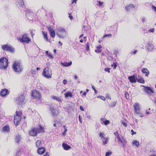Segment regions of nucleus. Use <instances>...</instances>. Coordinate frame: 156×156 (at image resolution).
Wrapping results in <instances>:
<instances>
[{"label": "nucleus", "instance_id": "34", "mask_svg": "<svg viewBox=\"0 0 156 156\" xmlns=\"http://www.w3.org/2000/svg\"><path fill=\"white\" fill-rule=\"evenodd\" d=\"M61 126V121H58L56 122L54 124V126L55 127H59Z\"/></svg>", "mask_w": 156, "mask_h": 156}, {"label": "nucleus", "instance_id": "8", "mask_svg": "<svg viewBox=\"0 0 156 156\" xmlns=\"http://www.w3.org/2000/svg\"><path fill=\"white\" fill-rule=\"evenodd\" d=\"M2 48L3 50L13 52L14 51V48L10 44H4L2 46Z\"/></svg>", "mask_w": 156, "mask_h": 156}, {"label": "nucleus", "instance_id": "61", "mask_svg": "<svg viewBox=\"0 0 156 156\" xmlns=\"http://www.w3.org/2000/svg\"><path fill=\"white\" fill-rule=\"evenodd\" d=\"M69 18L71 20H72L73 19V17L70 14V15H69Z\"/></svg>", "mask_w": 156, "mask_h": 156}, {"label": "nucleus", "instance_id": "51", "mask_svg": "<svg viewBox=\"0 0 156 156\" xmlns=\"http://www.w3.org/2000/svg\"><path fill=\"white\" fill-rule=\"evenodd\" d=\"M106 98L107 99H109L110 100H111V98L110 97V95L108 94H107L105 96Z\"/></svg>", "mask_w": 156, "mask_h": 156}, {"label": "nucleus", "instance_id": "23", "mask_svg": "<svg viewBox=\"0 0 156 156\" xmlns=\"http://www.w3.org/2000/svg\"><path fill=\"white\" fill-rule=\"evenodd\" d=\"M37 151L39 154H42L44 153V148L43 147L39 148L37 149Z\"/></svg>", "mask_w": 156, "mask_h": 156}, {"label": "nucleus", "instance_id": "63", "mask_svg": "<svg viewBox=\"0 0 156 156\" xmlns=\"http://www.w3.org/2000/svg\"><path fill=\"white\" fill-rule=\"evenodd\" d=\"M89 47L88 45H87L86 47V50H89Z\"/></svg>", "mask_w": 156, "mask_h": 156}, {"label": "nucleus", "instance_id": "10", "mask_svg": "<svg viewBox=\"0 0 156 156\" xmlns=\"http://www.w3.org/2000/svg\"><path fill=\"white\" fill-rule=\"evenodd\" d=\"M24 96L22 95L16 98V102L18 104L21 105L24 102Z\"/></svg>", "mask_w": 156, "mask_h": 156}, {"label": "nucleus", "instance_id": "40", "mask_svg": "<svg viewBox=\"0 0 156 156\" xmlns=\"http://www.w3.org/2000/svg\"><path fill=\"white\" fill-rule=\"evenodd\" d=\"M53 98L54 99L56 100L57 101H58L59 102L61 101V99L58 97L55 96H53Z\"/></svg>", "mask_w": 156, "mask_h": 156}, {"label": "nucleus", "instance_id": "18", "mask_svg": "<svg viewBox=\"0 0 156 156\" xmlns=\"http://www.w3.org/2000/svg\"><path fill=\"white\" fill-rule=\"evenodd\" d=\"M101 121L102 124H104L106 126L107 125L110 123V121L109 120L105 119L103 118L101 119Z\"/></svg>", "mask_w": 156, "mask_h": 156}, {"label": "nucleus", "instance_id": "41", "mask_svg": "<svg viewBox=\"0 0 156 156\" xmlns=\"http://www.w3.org/2000/svg\"><path fill=\"white\" fill-rule=\"evenodd\" d=\"M103 2H101L100 1H97V3H96V5H98L99 6H102V5L103 4Z\"/></svg>", "mask_w": 156, "mask_h": 156}, {"label": "nucleus", "instance_id": "14", "mask_svg": "<svg viewBox=\"0 0 156 156\" xmlns=\"http://www.w3.org/2000/svg\"><path fill=\"white\" fill-rule=\"evenodd\" d=\"M9 92L7 89H4L1 90L0 92L1 95L2 96H5L7 94H8Z\"/></svg>", "mask_w": 156, "mask_h": 156}, {"label": "nucleus", "instance_id": "54", "mask_svg": "<svg viewBox=\"0 0 156 156\" xmlns=\"http://www.w3.org/2000/svg\"><path fill=\"white\" fill-rule=\"evenodd\" d=\"M114 66L113 67V69H115L116 68V67H117V65L115 63H114L112 65V66Z\"/></svg>", "mask_w": 156, "mask_h": 156}, {"label": "nucleus", "instance_id": "29", "mask_svg": "<svg viewBox=\"0 0 156 156\" xmlns=\"http://www.w3.org/2000/svg\"><path fill=\"white\" fill-rule=\"evenodd\" d=\"M65 98H67L68 97H72V93L69 91H68L64 94Z\"/></svg>", "mask_w": 156, "mask_h": 156}, {"label": "nucleus", "instance_id": "62", "mask_svg": "<svg viewBox=\"0 0 156 156\" xmlns=\"http://www.w3.org/2000/svg\"><path fill=\"white\" fill-rule=\"evenodd\" d=\"M80 110L81 111H83L84 110L82 106H80Z\"/></svg>", "mask_w": 156, "mask_h": 156}, {"label": "nucleus", "instance_id": "39", "mask_svg": "<svg viewBox=\"0 0 156 156\" xmlns=\"http://www.w3.org/2000/svg\"><path fill=\"white\" fill-rule=\"evenodd\" d=\"M63 127L64 128V130L63 131V133H62V135L65 136L66 135V132L67 131V127H66L65 126H64Z\"/></svg>", "mask_w": 156, "mask_h": 156}, {"label": "nucleus", "instance_id": "60", "mask_svg": "<svg viewBox=\"0 0 156 156\" xmlns=\"http://www.w3.org/2000/svg\"><path fill=\"white\" fill-rule=\"evenodd\" d=\"M131 133H132V135L135 134H136V133L135 132H134L133 131V129H132L131 130Z\"/></svg>", "mask_w": 156, "mask_h": 156}, {"label": "nucleus", "instance_id": "35", "mask_svg": "<svg viewBox=\"0 0 156 156\" xmlns=\"http://www.w3.org/2000/svg\"><path fill=\"white\" fill-rule=\"evenodd\" d=\"M42 33H43V36L44 37V38L45 39H46L47 40V41H48L49 42H50V40H48L47 32L42 31Z\"/></svg>", "mask_w": 156, "mask_h": 156}, {"label": "nucleus", "instance_id": "22", "mask_svg": "<svg viewBox=\"0 0 156 156\" xmlns=\"http://www.w3.org/2000/svg\"><path fill=\"white\" fill-rule=\"evenodd\" d=\"M2 130L5 132H9L10 131L9 126V125L5 126L2 129Z\"/></svg>", "mask_w": 156, "mask_h": 156}, {"label": "nucleus", "instance_id": "24", "mask_svg": "<svg viewBox=\"0 0 156 156\" xmlns=\"http://www.w3.org/2000/svg\"><path fill=\"white\" fill-rule=\"evenodd\" d=\"M21 137L19 135H17L15 136V142L18 144H19L21 140Z\"/></svg>", "mask_w": 156, "mask_h": 156}, {"label": "nucleus", "instance_id": "11", "mask_svg": "<svg viewBox=\"0 0 156 156\" xmlns=\"http://www.w3.org/2000/svg\"><path fill=\"white\" fill-rule=\"evenodd\" d=\"M117 142L119 144H121L122 147H124L126 146V141L125 139L123 137L121 138L120 137H118L117 138Z\"/></svg>", "mask_w": 156, "mask_h": 156}, {"label": "nucleus", "instance_id": "52", "mask_svg": "<svg viewBox=\"0 0 156 156\" xmlns=\"http://www.w3.org/2000/svg\"><path fill=\"white\" fill-rule=\"evenodd\" d=\"M110 69L108 68H105V71L106 72H108L109 73H110Z\"/></svg>", "mask_w": 156, "mask_h": 156}, {"label": "nucleus", "instance_id": "26", "mask_svg": "<svg viewBox=\"0 0 156 156\" xmlns=\"http://www.w3.org/2000/svg\"><path fill=\"white\" fill-rule=\"evenodd\" d=\"M142 72L144 73H145V76H147L149 74V71L147 68H143L141 70Z\"/></svg>", "mask_w": 156, "mask_h": 156}, {"label": "nucleus", "instance_id": "33", "mask_svg": "<svg viewBox=\"0 0 156 156\" xmlns=\"http://www.w3.org/2000/svg\"><path fill=\"white\" fill-rule=\"evenodd\" d=\"M132 144L133 145L136 146L137 147H138L140 144L139 142L136 140H133Z\"/></svg>", "mask_w": 156, "mask_h": 156}, {"label": "nucleus", "instance_id": "3", "mask_svg": "<svg viewBox=\"0 0 156 156\" xmlns=\"http://www.w3.org/2000/svg\"><path fill=\"white\" fill-rule=\"evenodd\" d=\"M133 107L134 108V114L135 115H138L140 117H144V114L140 112V105L139 103H135L133 105Z\"/></svg>", "mask_w": 156, "mask_h": 156}, {"label": "nucleus", "instance_id": "44", "mask_svg": "<svg viewBox=\"0 0 156 156\" xmlns=\"http://www.w3.org/2000/svg\"><path fill=\"white\" fill-rule=\"evenodd\" d=\"M112 36V35L111 34H105L102 37V38H104L106 37H111Z\"/></svg>", "mask_w": 156, "mask_h": 156}, {"label": "nucleus", "instance_id": "25", "mask_svg": "<svg viewBox=\"0 0 156 156\" xmlns=\"http://www.w3.org/2000/svg\"><path fill=\"white\" fill-rule=\"evenodd\" d=\"M72 62L71 61L69 62H65L64 63H61V65L64 67H67L71 66L72 65Z\"/></svg>", "mask_w": 156, "mask_h": 156}, {"label": "nucleus", "instance_id": "36", "mask_svg": "<svg viewBox=\"0 0 156 156\" xmlns=\"http://www.w3.org/2000/svg\"><path fill=\"white\" fill-rule=\"evenodd\" d=\"M41 140H38L36 143V144L37 147H39L41 146Z\"/></svg>", "mask_w": 156, "mask_h": 156}, {"label": "nucleus", "instance_id": "32", "mask_svg": "<svg viewBox=\"0 0 156 156\" xmlns=\"http://www.w3.org/2000/svg\"><path fill=\"white\" fill-rule=\"evenodd\" d=\"M142 86L145 87L144 90L145 91H146L147 93L148 91H150L151 93H153V90L151 89V88H150L149 87H145L144 86Z\"/></svg>", "mask_w": 156, "mask_h": 156}, {"label": "nucleus", "instance_id": "17", "mask_svg": "<svg viewBox=\"0 0 156 156\" xmlns=\"http://www.w3.org/2000/svg\"><path fill=\"white\" fill-rule=\"evenodd\" d=\"M50 110L52 113V115L56 116L57 114V112L56 110L52 106H51L50 107Z\"/></svg>", "mask_w": 156, "mask_h": 156}, {"label": "nucleus", "instance_id": "16", "mask_svg": "<svg viewBox=\"0 0 156 156\" xmlns=\"http://www.w3.org/2000/svg\"><path fill=\"white\" fill-rule=\"evenodd\" d=\"M147 48L148 51H151L153 50L154 48L153 44H147Z\"/></svg>", "mask_w": 156, "mask_h": 156}, {"label": "nucleus", "instance_id": "2", "mask_svg": "<svg viewBox=\"0 0 156 156\" xmlns=\"http://www.w3.org/2000/svg\"><path fill=\"white\" fill-rule=\"evenodd\" d=\"M52 70L49 67H46L44 69L42 75L43 76L47 79H50L52 77Z\"/></svg>", "mask_w": 156, "mask_h": 156}, {"label": "nucleus", "instance_id": "15", "mask_svg": "<svg viewBox=\"0 0 156 156\" xmlns=\"http://www.w3.org/2000/svg\"><path fill=\"white\" fill-rule=\"evenodd\" d=\"M135 5L134 4H130L126 5V6L125 8L126 10L130 11L135 8Z\"/></svg>", "mask_w": 156, "mask_h": 156}, {"label": "nucleus", "instance_id": "30", "mask_svg": "<svg viewBox=\"0 0 156 156\" xmlns=\"http://www.w3.org/2000/svg\"><path fill=\"white\" fill-rule=\"evenodd\" d=\"M99 135L101 140H103L105 139V138L107 137H105V135L103 133L100 132L99 133Z\"/></svg>", "mask_w": 156, "mask_h": 156}, {"label": "nucleus", "instance_id": "6", "mask_svg": "<svg viewBox=\"0 0 156 156\" xmlns=\"http://www.w3.org/2000/svg\"><path fill=\"white\" fill-rule=\"evenodd\" d=\"M8 65V60L5 58L2 57L0 59V68L5 69Z\"/></svg>", "mask_w": 156, "mask_h": 156}, {"label": "nucleus", "instance_id": "55", "mask_svg": "<svg viewBox=\"0 0 156 156\" xmlns=\"http://www.w3.org/2000/svg\"><path fill=\"white\" fill-rule=\"evenodd\" d=\"M125 96L126 99H128L129 98L128 93L126 92L125 94Z\"/></svg>", "mask_w": 156, "mask_h": 156}, {"label": "nucleus", "instance_id": "28", "mask_svg": "<svg viewBox=\"0 0 156 156\" xmlns=\"http://www.w3.org/2000/svg\"><path fill=\"white\" fill-rule=\"evenodd\" d=\"M33 13L31 12H29L26 13V16L28 19L31 20V19L32 18Z\"/></svg>", "mask_w": 156, "mask_h": 156}, {"label": "nucleus", "instance_id": "1", "mask_svg": "<svg viewBox=\"0 0 156 156\" xmlns=\"http://www.w3.org/2000/svg\"><path fill=\"white\" fill-rule=\"evenodd\" d=\"M12 67L13 71L16 73H20L23 70L22 65L19 62H14L12 64Z\"/></svg>", "mask_w": 156, "mask_h": 156}, {"label": "nucleus", "instance_id": "4", "mask_svg": "<svg viewBox=\"0 0 156 156\" xmlns=\"http://www.w3.org/2000/svg\"><path fill=\"white\" fill-rule=\"evenodd\" d=\"M56 34L59 37L63 39L66 36L67 32L65 29L62 28H59L57 29Z\"/></svg>", "mask_w": 156, "mask_h": 156}, {"label": "nucleus", "instance_id": "7", "mask_svg": "<svg viewBox=\"0 0 156 156\" xmlns=\"http://www.w3.org/2000/svg\"><path fill=\"white\" fill-rule=\"evenodd\" d=\"M18 40L20 41V42L23 43L28 44L31 41L30 39L28 37L26 34H23L22 37H19Z\"/></svg>", "mask_w": 156, "mask_h": 156}, {"label": "nucleus", "instance_id": "48", "mask_svg": "<svg viewBox=\"0 0 156 156\" xmlns=\"http://www.w3.org/2000/svg\"><path fill=\"white\" fill-rule=\"evenodd\" d=\"M114 134L115 136L117 138L118 137H119V135L118 134V133L117 132H116L114 133Z\"/></svg>", "mask_w": 156, "mask_h": 156}, {"label": "nucleus", "instance_id": "5", "mask_svg": "<svg viewBox=\"0 0 156 156\" xmlns=\"http://www.w3.org/2000/svg\"><path fill=\"white\" fill-rule=\"evenodd\" d=\"M22 113L21 112H16V115L14 116V123L16 126L20 124L21 119V115Z\"/></svg>", "mask_w": 156, "mask_h": 156}, {"label": "nucleus", "instance_id": "9", "mask_svg": "<svg viewBox=\"0 0 156 156\" xmlns=\"http://www.w3.org/2000/svg\"><path fill=\"white\" fill-rule=\"evenodd\" d=\"M32 96L35 99L37 100L41 99L42 98L41 93L36 90H34L31 94Z\"/></svg>", "mask_w": 156, "mask_h": 156}, {"label": "nucleus", "instance_id": "64", "mask_svg": "<svg viewBox=\"0 0 156 156\" xmlns=\"http://www.w3.org/2000/svg\"><path fill=\"white\" fill-rule=\"evenodd\" d=\"M49 156V155H48V153H46L44 155V156Z\"/></svg>", "mask_w": 156, "mask_h": 156}, {"label": "nucleus", "instance_id": "42", "mask_svg": "<svg viewBox=\"0 0 156 156\" xmlns=\"http://www.w3.org/2000/svg\"><path fill=\"white\" fill-rule=\"evenodd\" d=\"M155 31V29L154 28H153L152 29H150L148 30L147 33H153Z\"/></svg>", "mask_w": 156, "mask_h": 156}, {"label": "nucleus", "instance_id": "27", "mask_svg": "<svg viewBox=\"0 0 156 156\" xmlns=\"http://www.w3.org/2000/svg\"><path fill=\"white\" fill-rule=\"evenodd\" d=\"M62 147L64 148V149L66 150H69L71 148V147L70 146H69L66 144L64 143H63L62 144Z\"/></svg>", "mask_w": 156, "mask_h": 156}, {"label": "nucleus", "instance_id": "13", "mask_svg": "<svg viewBox=\"0 0 156 156\" xmlns=\"http://www.w3.org/2000/svg\"><path fill=\"white\" fill-rule=\"evenodd\" d=\"M31 136H35L37 135V129L35 128H33L31 129L29 132Z\"/></svg>", "mask_w": 156, "mask_h": 156}, {"label": "nucleus", "instance_id": "37", "mask_svg": "<svg viewBox=\"0 0 156 156\" xmlns=\"http://www.w3.org/2000/svg\"><path fill=\"white\" fill-rule=\"evenodd\" d=\"M47 56L49 58L52 59L53 58V56L51 55V53L49 52L48 51H47L45 52Z\"/></svg>", "mask_w": 156, "mask_h": 156}, {"label": "nucleus", "instance_id": "38", "mask_svg": "<svg viewBox=\"0 0 156 156\" xmlns=\"http://www.w3.org/2000/svg\"><path fill=\"white\" fill-rule=\"evenodd\" d=\"M116 103V101L112 102L110 103V105H109V106L110 107H113L115 105Z\"/></svg>", "mask_w": 156, "mask_h": 156}, {"label": "nucleus", "instance_id": "53", "mask_svg": "<svg viewBox=\"0 0 156 156\" xmlns=\"http://www.w3.org/2000/svg\"><path fill=\"white\" fill-rule=\"evenodd\" d=\"M107 58L110 61H111L113 59V58L112 57L110 56H108Z\"/></svg>", "mask_w": 156, "mask_h": 156}, {"label": "nucleus", "instance_id": "12", "mask_svg": "<svg viewBox=\"0 0 156 156\" xmlns=\"http://www.w3.org/2000/svg\"><path fill=\"white\" fill-rule=\"evenodd\" d=\"M48 30L50 33V36L53 38H54L55 35V31L51 27H48Z\"/></svg>", "mask_w": 156, "mask_h": 156}, {"label": "nucleus", "instance_id": "21", "mask_svg": "<svg viewBox=\"0 0 156 156\" xmlns=\"http://www.w3.org/2000/svg\"><path fill=\"white\" fill-rule=\"evenodd\" d=\"M36 129H37V133H43L44 132V127L41 126H40L38 128H36Z\"/></svg>", "mask_w": 156, "mask_h": 156}, {"label": "nucleus", "instance_id": "20", "mask_svg": "<svg viewBox=\"0 0 156 156\" xmlns=\"http://www.w3.org/2000/svg\"><path fill=\"white\" fill-rule=\"evenodd\" d=\"M130 82L131 83H135L136 82L135 76L134 75L129 76L128 78Z\"/></svg>", "mask_w": 156, "mask_h": 156}, {"label": "nucleus", "instance_id": "58", "mask_svg": "<svg viewBox=\"0 0 156 156\" xmlns=\"http://www.w3.org/2000/svg\"><path fill=\"white\" fill-rule=\"evenodd\" d=\"M122 123L124 126L126 127L127 126V125L126 123L122 122Z\"/></svg>", "mask_w": 156, "mask_h": 156}, {"label": "nucleus", "instance_id": "59", "mask_svg": "<svg viewBox=\"0 0 156 156\" xmlns=\"http://www.w3.org/2000/svg\"><path fill=\"white\" fill-rule=\"evenodd\" d=\"M77 1V0H73L72 1L71 4H73L74 3H75L76 4V1Z\"/></svg>", "mask_w": 156, "mask_h": 156}, {"label": "nucleus", "instance_id": "31", "mask_svg": "<svg viewBox=\"0 0 156 156\" xmlns=\"http://www.w3.org/2000/svg\"><path fill=\"white\" fill-rule=\"evenodd\" d=\"M109 140V138L108 137H107L106 138H105V139H104L103 140H101L102 142V144L103 145H105L106 144H107Z\"/></svg>", "mask_w": 156, "mask_h": 156}, {"label": "nucleus", "instance_id": "45", "mask_svg": "<svg viewBox=\"0 0 156 156\" xmlns=\"http://www.w3.org/2000/svg\"><path fill=\"white\" fill-rule=\"evenodd\" d=\"M97 98H100L101 99L104 101H105V98L104 97L101 96H98L97 97Z\"/></svg>", "mask_w": 156, "mask_h": 156}, {"label": "nucleus", "instance_id": "49", "mask_svg": "<svg viewBox=\"0 0 156 156\" xmlns=\"http://www.w3.org/2000/svg\"><path fill=\"white\" fill-rule=\"evenodd\" d=\"M34 32H35L34 30H31V32H30V33L31 34V35L32 37H33V35H34Z\"/></svg>", "mask_w": 156, "mask_h": 156}, {"label": "nucleus", "instance_id": "43", "mask_svg": "<svg viewBox=\"0 0 156 156\" xmlns=\"http://www.w3.org/2000/svg\"><path fill=\"white\" fill-rule=\"evenodd\" d=\"M138 82L142 83H144V80L143 79L141 78L138 80Z\"/></svg>", "mask_w": 156, "mask_h": 156}, {"label": "nucleus", "instance_id": "47", "mask_svg": "<svg viewBox=\"0 0 156 156\" xmlns=\"http://www.w3.org/2000/svg\"><path fill=\"white\" fill-rule=\"evenodd\" d=\"M146 20V18L145 17H142L141 19V21L143 23H144Z\"/></svg>", "mask_w": 156, "mask_h": 156}, {"label": "nucleus", "instance_id": "57", "mask_svg": "<svg viewBox=\"0 0 156 156\" xmlns=\"http://www.w3.org/2000/svg\"><path fill=\"white\" fill-rule=\"evenodd\" d=\"M67 81L66 80L64 79L63 81V83L65 85L67 83Z\"/></svg>", "mask_w": 156, "mask_h": 156}, {"label": "nucleus", "instance_id": "19", "mask_svg": "<svg viewBox=\"0 0 156 156\" xmlns=\"http://www.w3.org/2000/svg\"><path fill=\"white\" fill-rule=\"evenodd\" d=\"M102 46L101 44H99L96 47V49L95 50V52L97 53H99L102 51L101 48Z\"/></svg>", "mask_w": 156, "mask_h": 156}, {"label": "nucleus", "instance_id": "56", "mask_svg": "<svg viewBox=\"0 0 156 156\" xmlns=\"http://www.w3.org/2000/svg\"><path fill=\"white\" fill-rule=\"evenodd\" d=\"M78 117L79 121L81 123H82V118H81L80 115H79Z\"/></svg>", "mask_w": 156, "mask_h": 156}, {"label": "nucleus", "instance_id": "50", "mask_svg": "<svg viewBox=\"0 0 156 156\" xmlns=\"http://www.w3.org/2000/svg\"><path fill=\"white\" fill-rule=\"evenodd\" d=\"M151 8L153 11H155L156 12V7L152 5Z\"/></svg>", "mask_w": 156, "mask_h": 156}, {"label": "nucleus", "instance_id": "46", "mask_svg": "<svg viewBox=\"0 0 156 156\" xmlns=\"http://www.w3.org/2000/svg\"><path fill=\"white\" fill-rule=\"evenodd\" d=\"M112 153L111 152H107L105 154V156H109L111 155Z\"/></svg>", "mask_w": 156, "mask_h": 156}]
</instances>
